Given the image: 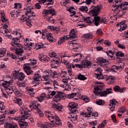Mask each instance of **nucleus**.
Instances as JSON below:
<instances>
[{
    "mask_svg": "<svg viewBox=\"0 0 128 128\" xmlns=\"http://www.w3.org/2000/svg\"><path fill=\"white\" fill-rule=\"evenodd\" d=\"M72 51L76 52V54H80V52H82V48L80 47H78V48H76L73 50Z\"/></svg>",
    "mask_w": 128,
    "mask_h": 128,
    "instance_id": "obj_61",
    "label": "nucleus"
},
{
    "mask_svg": "<svg viewBox=\"0 0 128 128\" xmlns=\"http://www.w3.org/2000/svg\"><path fill=\"white\" fill-rule=\"evenodd\" d=\"M112 88L106 89V90L102 92V86H97L94 88V94H99L100 96H106L110 94H112Z\"/></svg>",
    "mask_w": 128,
    "mask_h": 128,
    "instance_id": "obj_4",
    "label": "nucleus"
},
{
    "mask_svg": "<svg viewBox=\"0 0 128 128\" xmlns=\"http://www.w3.org/2000/svg\"><path fill=\"white\" fill-rule=\"evenodd\" d=\"M0 86H4L5 90H6L7 94H12L14 92L12 88L10 87L8 88V86H10V82L1 80H0Z\"/></svg>",
    "mask_w": 128,
    "mask_h": 128,
    "instance_id": "obj_7",
    "label": "nucleus"
},
{
    "mask_svg": "<svg viewBox=\"0 0 128 128\" xmlns=\"http://www.w3.org/2000/svg\"><path fill=\"white\" fill-rule=\"evenodd\" d=\"M32 10L28 9L26 10V12L25 13L26 16L24 17V15H22V16L20 18V22H24V20H32Z\"/></svg>",
    "mask_w": 128,
    "mask_h": 128,
    "instance_id": "obj_8",
    "label": "nucleus"
},
{
    "mask_svg": "<svg viewBox=\"0 0 128 128\" xmlns=\"http://www.w3.org/2000/svg\"><path fill=\"white\" fill-rule=\"evenodd\" d=\"M82 66L83 68H88L90 66V62L86 60H83L82 62Z\"/></svg>",
    "mask_w": 128,
    "mask_h": 128,
    "instance_id": "obj_30",
    "label": "nucleus"
},
{
    "mask_svg": "<svg viewBox=\"0 0 128 128\" xmlns=\"http://www.w3.org/2000/svg\"><path fill=\"white\" fill-rule=\"evenodd\" d=\"M68 106L69 110H70L71 112H78V110H76V106H78V104L74 102L70 103Z\"/></svg>",
    "mask_w": 128,
    "mask_h": 128,
    "instance_id": "obj_11",
    "label": "nucleus"
},
{
    "mask_svg": "<svg viewBox=\"0 0 128 128\" xmlns=\"http://www.w3.org/2000/svg\"><path fill=\"white\" fill-rule=\"evenodd\" d=\"M44 80H45L44 84H52V80L50 79V78L48 75H44L42 76Z\"/></svg>",
    "mask_w": 128,
    "mask_h": 128,
    "instance_id": "obj_17",
    "label": "nucleus"
},
{
    "mask_svg": "<svg viewBox=\"0 0 128 128\" xmlns=\"http://www.w3.org/2000/svg\"><path fill=\"white\" fill-rule=\"evenodd\" d=\"M60 57L54 58L52 60L51 64L52 68H58V66L60 64Z\"/></svg>",
    "mask_w": 128,
    "mask_h": 128,
    "instance_id": "obj_13",
    "label": "nucleus"
},
{
    "mask_svg": "<svg viewBox=\"0 0 128 128\" xmlns=\"http://www.w3.org/2000/svg\"><path fill=\"white\" fill-rule=\"evenodd\" d=\"M114 8H115V9H112V10H114V16H116L118 14V12H120V10H122V6H113Z\"/></svg>",
    "mask_w": 128,
    "mask_h": 128,
    "instance_id": "obj_25",
    "label": "nucleus"
},
{
    "mask_svg": "<svg viewBox=\"0 0 128 128\" xmlns=\"http://www.w3.org/2000/svg\"><path fill=\"white\" fill-rule=\"evenodd\" d=\"M116 78L114 76H109L106 78L107 84H112L113 82H114Z\"/></svg>",
    "mask_w": 128,
    "mask_h": 128,
    "instance_id": "obj_27",
    "label": "nucleus"
},
{
    "mask_svg": "<svg viewBox=\"0 0 128 128\" xmlns=\"http://www.w3.org/2000/svg\"><path fill=\"white\" fill-rule=\"evenodd\" d=\"M78 79L80 80H86V77L84 76V75L80 74L78 75Z\"/></svg>",
    "mask_w": 128,
    "mask_h": 128,
    "instance_id": "obj_52",
    "label": "nucleus"
},
{
    "mask_svg": "<svg viewBox=\"0 0 128 128\" xmlns=\"http://www.w3.org/2000/svg\"><path fill=\"white\" fill-rule=\"evenodd\" d=\"M116 58H122L124 56V54L122 53V52H118L116 53Z\"/></svg>",
    "mask_w": 128,
    "mask_h": 128,
    "instance_id": "obj_44",
    "label": "nucleus"
},
{
    "mask_svg": "<svg viewBox=\"0 0 128 128\" xmlns=\"http://www.w3.org/2000/svg\"><path fill=\"white\" fill-rule=\"evenodd\" d=\"M24 78H26V76L22 72H20L18 74V80H24Z\"/></svg>",
    "mask_w": 128,
    "mask_h": 128,
    "instance_id": "obj_35",
    "label": "nucleus"
},
{
    "mask_svg": "<svg viewBox=\"0 0 128 128\" xmlns=\"http://www.w3.org/2000/svg\"><path fill=\"white\" fill-rule=\"evenodd\" d=\"M94 16V22H94L95 26H98V24H100V17L98 16Z\"/></svg>",
    "mask_w": 128,
    "mask_h": 128,
    "instance_id": "obj_29",
    "label": "nucleus"
},
{
    "mask_svg": "<svg viewBox=\"0 0 128 128\" xmlns=\"http://www.w3.org/2000/svg\"><path fill=\"white\" fill-rule=\"evenodd\" d=\"M4 104V102H0V112H2L0 110H4L5 108V106Z\"/></svg>",
    "mask_w": 128,
    "mask_h": 128,
    "instance_id": "obj_58",
    "label": "nucleus"
},
{
    "mask_svg": "<svg viewBox=\"0 0 128 128\" xmlns=\"http://www.w3.org/2000/svg\"><path fill=\"white\" fill-rule=\"evenodd\" d=\"M94 74L96 76V78L98 80H104L102 76V70L100 68H98L95 71Z\"/></svg>",
    "mask_w": 128,
    "mask_h": 128,
    "instance_id": "obj_12",
    "label": "nucleus"
},
{
    "mask_svg": "<svg viewBox=\"0 0 128 128\" xmlns=\"http://www.w3.org/2000/svg\"><path fill=\"white\" fill-rule=\"evenodd\" d=\"M38 58L42 62H48L50 60V58L44 54H40L38 56Z\"/></svg>",
    "mask_w": 128,
    "mask_h": 128,
    "instance_id": "obj_19",
    "label": "nucleus"
},
{
    "mask_svg": "<svg viewBox=\"0 0 128 128\" xmlns=\"http://www.w3.org/2000/svg\"><path fill=\"white\" fill-rule=\"evenodd\" d=\"M68 74V72L66 71H62L60 73V76L61 78H66V76Z\"/></svg>",
    "mask_w": 128,
    "mask_h": 128,
    "instance_id": "obj_60",
    "label": "nucleus"
},
{
    "mask_svg": "<svg viewBox=\"0 0 128 128\" xmlns=\"http://www.w3.org/2000/svg\"><path fill=\"white\" fill-rule=\"evenodd\" d=\"M18 74L19 72L18 71L14 70V72H12V78L14 80L18 78Z\"/></svg>",
    "mask_w": 128,
    "mask_h": 128,
    "instance_id": "obj_33",
    "label": "nucleus"
},
{
    "mask_svg": "<svg viewBox=\"0 0 128 128\" xmlns=\"http://www.w3.org/2000/svg\"><path fill=\"white\" fill-rule=\"evenodd\" d=\"M44 74H45V76H48L49 78H52L50 76V74H52V70L44 71Z\"/></svg>",
    "mask_w": 128,
    "mask_h": 128,
    "instance_id": "obj_57",
    "label": "nucleus"
},
{
    "mask_svg": "<svg viewBox=\"0 0 128 128\" xmlns=\"http://www.w3.org/2000/svg\"><path fill=\"white\" fill-rule=\"evenodd\" d=\"M54 116H56L54 114H52L50 113V112H48L47 113H46V118H48L50 120V122H54Z\"/></svg>",
    "mask_w": 128,
    "mask_h": 128,
    "instance_id": "obj_22",
    "label": "nucleus"
},
{
    "mask_svg": "<svg viewBox=\"0 0 128 128\" xmlns=\"http://www.w3.org/2000/svg\"><path fill=\"white\" fill-rule=\"evenodd\" d=\"M106 124V120H104L100 124L99 126H98V128H103Z\"/></svg>",
    "mask_w": 128,
    "mask_h": 128,
    "instance_id": "obj_51",
    "label": "nucleus"
},
{
    "mask_svg": "<svg viewBox=\"0 0 128 128\" xmlns=\"http://www.w3.org/2000/svg\"><path fill=\"white\" fill-rule=\"evenodd\" d=\"M49 14H52V16H54L56 14V12L54 11V9L51 8L49 10Z\"/></svg>",
    "mask_w": 128,
    "mask_h": 128,
    "instance_id": "obj_63",
    "label": "nucleus"
},
{
    "mask_svg": "<svg viewBox=\"0 0 128 128\" xmlns=\"http://www.w3.org/2000/svg\"><path fill=\"white\" fill-rule=\"evenodd\" d=\"M46 38L47 40H49V42H56V39L54 38L52 35L50 33H48V34L46 36Z\"/></svg>",
    "mask_w": 128,
    "mask_h": 128,
    "instance_id": "obj_28",
    "label": "nucleus"
},
{
    "mask_svg": "<svg viewBox=\"0 0 128 128\" xmlns=\"http://www.w3.org/2000/svg\"><path fill=\"white\" fill-rule=\"evenodd\" d=\"M100 12V6H93L90 7L88 14L92 16H96L98 15Z\"/></svg>",
    "mask_w": 128,
    "mask_h": 128,
    "instance_id": "obj_6",
    "label": "nucleus"
},
{
    "mask_svg": "<svg viewBox=\"0 0 128 128\" xmlns=\"http://www.w3.org/2000/svg\"><path fill=\"white\" fill-rule=\"evenodd\" d=\"M82 20H84V22H87L88 24H92L94 20L90 17H84L82 16Z\"/></svg>",
    "mask_w": 128,
    "mask_h": 128,
    "instance_id": "obj_31",
    "label": "nucleus"
},
{
    "mask_svg": "<svg viewBox=\"0 0 128 128\" xmlns=\"http://www.w3.org/2000/svg\"><path fill=\"white\" fill-rule=\"evenodd\" d=\"M46 98V93H42L40 96L38 98V100L40 102H42Z\"/></svg>",
    "mask_w": 128,
    "mask_h": 128,
    "instance_id": "obj_43",
    "label": "nucleus"
},
{
    "mask_svg": "<svg viewBox=\"0 0 128 128\" xmlns=\"http://www.w3.org/2000/svg\"><path fill=\"white\" fill-rule=\"evenodd\" d=\"M74 94L75 96H78L79 98H80V90L78 88H74Z\"/></svg>",
    "mask_w": 128,
    "mask_h": 128,
    "instance_id": "obj_36",
    "label": "nucleus"
},
{
    "mask_svg": "<svg viewBox=\"0 0 128 128\" xmlns=\"http://www.w3.org/2000/svg\"><path fill=\"white\" fill-rule=\"evenodd\" d=\"M13 124H10V123H6L4 125L5 128H18V125L16 123H12Z\"/></svg>",
    "mask_w": 128,
    "mask_h": 128,
    "instance_id": "obj_26",
    "label": "nucleus"
},
{
    "mask_svg": "<svg viewBox=\"0 0 128 128\" xmlns=\"http://www.w3.org/2000/svg\"><path fill=\"white\" fill-rule=\"evenodd\" d=\"M54 120L55 122L54 121V124H62L60 120V118L58 116L55 115Z\"/></svg>",
    "mask_w": 128,
    "mask_h": 128,
    "instance_id": "obj_37",
    "label": "nucleus"
},
{
    "mask_svg": "<svg viewBox=\"0 0 128 128\" xmlns=\"http://www.w3.org/2000/svg\"><path fill=\"white\" fill-rule=\"evenodd\" d=\"M14 104H18L19 106L22 105V99H16V100H14Z\"/></svg>",
    "mask_w": 128,
    "mask_h": 128,
    "instance_id": "obj_48",
    "label": "nucleus"
},
{
    "mask_svg": "<svg viewBox=\"0 0 128 128\" xmlns=\"http://www.w3.org/2000/svg\"><path fill=\"white\" fill-rule=\"evenodd\" d=\"M40 72H37L34 76L33 83L36 84L38 86L40 84Z\"/></svg>",
    "mask_w": 128,
    "mask_h": 128,
    "instance_id": "obj_14",
    "label": "nucleus"
},
{
    "mask_svg": "<svg viewBox=\"0 0 128 128\" xmlns=\"http://www.w3.org/2000/svg\"><path fill=\"white\" fill-rule=\"evenodd\" d=\"M14 34H16L18 36L16 38H12V36H9L10 38H12V42H11L12 46L10 50L12 52H15L16 54L18 56H22V54L24 52V47L22 45L20 44V40H24V36H20V33L18 30L13 32Z\"/></svg>",
    "mask_w": 128,
    "mask_h": 128,
    "instance_id": "obj_1",
    "label": "nucleus"
},
{
    "mask_svg": "<svg viewBox=\"0 0 128 128\" xmlns=\"http://www.w3.org/2000/svg\"><path fill=\"white\" fill-rule=\"evenodd\" d=\"M118 66H112L111 68L109 69L108 70L110 72H116L117 70H118Z\"/></svg>",
    "mask_w": 128,
    "mask_h": 128,
    "instance_id": "obj_40",
    "label": "nucleus"
},
{
    "mask_svg": "<svg viewBox=\"0 0 128 128\" xmlns=\"http://www.w3.org/2000/svg\"><path fill=\"white\" fill-rule=\"evenodd\" d=\"M58 72L54 71L52 72V71L51 70V74L50 77L52 78H58Z\"/></svg>",
    "mask_w": 128,
    "mask_h": 128,
    "instance_id": "obj_41",
    "label": "nucleus"
},
{
    "mask_svg": "<svg viewBox=\"0 0 128 128\" xmlns=\"http://www.w3.org/2000/svg\"><path fill=\"white\" fill-rule=\"evenodd\" d=\"M66 36H68V40L70 38V40H74V38H76V32H74V29H72L68 35Z\"/></svg>",
    "mask_w": 128,
    "mask_h": 128,
    "instance_id": "obj_20",
    "label": "nucleus"
},
{
    "mask_svg": "<svg viewBox=\"0 0 128 128\" xmlns=\"http://www.w3.org/2000/svg\"><path fill=\"white\" fill-rule=\"evenodd\" d=\"M97 62H98L99 66H104V68H106L110 64V61L108 60L100 57L97 58Z\"/></svg>",
    "mask_w": 128,
    "mask_h": 128,
    "instance_id": "obj_9",
    "label": "nucleus"
},
{
    "mask_svg": "<svg viewBox=\"0 0 128 128\" xmlns=\"http://www.w3.org/2000/svg\"><path fill=\"white\" fill-rule=\"evenodd\" d=\"M96 104L98 106H104V100H99L96 101Z\"/></svg>",
    "mask_w": 128,
    "mask_h": 128,
    "instance_id": "obj_50",
    "label": "nucleus"
},
{
    "mask_svg": "<svg viewBox=\"0 0 128 128\" xmlns=\"http://www.w3.org/2000/svg\"><path fill=\"white\" fill-rule=\"evenodd\" d=\"M10 14L12 18H16V16L18 18V16H20V14H18V13L16 12V10L12 11Z\"/></svg>",
    "mask_w": 128,
    "mask_h": 128,
    "instance_id": "obj_47",
    "label": "nucleus"
},
{
    "mask_svg": "<svg viewBox=\"0 0 128 128\" xmlns=\"http://www.w3.org/2000/svg\"><path fill=\"white\" fill-rule=\"evenodd\" d=\"M68 46L70 50H75L76 48H80V46L78 44L74 43L72 42H70L68 44Z\"/></svg>",
    "mask_w": 128,
    "mask_h": 128,
    "instance_id": "obj_23",
    "label": "nucleus"
},
{
    "mask_svg": "<svg viewBox=\"0 0 128 128\" xmlns=\"http://www.w3.org/2000/svg\"><path fill=\"white\" fill-rule=\"evenodd\" d=\"M113 90L114 92H124L125 90L126 89L124 88H121L120 87L118 86H116L113 88Z\"/></svg>",
    "mask_w": 128,
    "mask_h": 128,
    "instance_id": "obj_24",
    "label": "nucleus"
},
{
    "mask_svg": "<svg viewBox=\"0 0 128 128\" xmlns=\"http://www.w3.org/2000/svg\"><path fill=\"white\" fill-rule=\"evenodd\" d=\"M122 0H115L113 3V6H122Z\"/></svg>",
    "mask_w": 128,
    "mask_h": 128,
    "instance_id": "obj_42",
    "label": "nucleus"
},
{
    "mask_svg": "<svg viewBox=\"0 0 128 128\" xmlns=\"http://www.w3.org/2000/svg\"><path fill=\"white\" fill-rule=\"evenodd\" d=\"M36 50H40V48H44L46 46L42 42H39L37 44L36 46Z\"/></svg>",
    "mask_w": 128,
    "mask_h": 128,
    "instance_id": "obj_39",
    "label": "nucleus"
},
{
    "mask_svg": "<svg viewBox=\"0 0 128 128\" xmlns=\"http://www.w3.org/2000/svg\"><path fill=\"white\" fill-rule=\"evenodd\" d=\"M68 80H70V77L68 76H66V78H63L62 80V82H64L65 84H68Z\"/></svg>",
    "mask_w": 128,
    "mask_h": 128,
    "instance_id": "obj_56",
    "label": "nucleus"
},
{
    "mask_svg": "<svg viewBox=\"0 0 128 128\" xmlns=\"http://www.w3.org/2000/svg\"><path fill=\"white\" fill-rule=\"evenodd\" d=\"M66 40H68V36H64L62 37H61L60 40L58 41V46H60V44H62V42H64Z\"/></svg>",
    "mask_w": 128,
    "mask_h": 128,
    "instance_id": "obj_32",
    "label": "nucleus"
},
{
    "mask_svg": "<svg viewBox=\"0 0 128 128\" xmlns=\"http://www.w3.org/2000/svg\"><path fill=\"white\" fill-rule=\"evenodd\" d=\"M30 66H32L33 68H36V60L34 59H30L28 60V63L24 65V70L25 72L27 74L28 76L34 73V72L30 70Z\"/></svg>",
    "mask_w": 128,
    "mask_h": 128,
    "instance_id": "obj_3",
    "label": "nucleus"
},
{
    "mask_svg": "<svg viewBox=\"0 0 128 128\" xmlns=\"http://www.w3.org/2000/svg\"><path fill=\"white\" fill-rule=\"evenodd\" d=\"M79 10L80 12H88V8L86 6H82L79 8Z\"/></svg>",
    "mask_w": 128,
    "mask_h": 128,
    "instance_id": "obj_49",
    "label": "nucleus"
},
{
    "mask_svg": "<svg viewBox=\"0 0 128 128\" xmlns=\"http://www.w3.org/2000/svg\"><path fill=\"white\" fill-rule=\"evenodd\" d=\"M93 36L92 34H85L83 35L82 38L84 42H90V40L92 38Z\"/></svg>",
    "mask_w": 128,
    "mask_h": 128,
    "instance_id": "obj_15",
    "label": "nucleus"
},
{
    "mask_svg": "<svg viewBox=\"0 0 128 128\" xmlns=\"http://www.w3.org/2000/svg\"><path fill=\"white\" fill-rule=\"evenodd\" d=\"M106 54L108 56H110V58H114V52L112 50H109L106 52Z\"/></svg>",
    "mask_w": 128,
    "mask_h": 128,
    "instance_id": "obj_55",
    "label": "nucleus"
},
{
    "mask_svg": "<svg viewBox=\"0 0 128 128\" xmlns=\"http://www.w3.org/2000/svg\"><path fill=\"white\" fill-rule=\"evenodd\" d=\"M48 34V30H42V38H46V36Z\"/></svg>",
    "mask_w": 128,
    "mask_h": 128,
    "instance_id": "obj_59",
    "label": "nucleus"
},
{
    "mask_svg": "<svg viewBox=\"0 0 128 128\" xmlns=\"http://www.w3.org/2000/svg\"><path fill=\"white\" fill-rule=\"evenodd\" d=\"M60 62H63L65 66H66L68 76H72V66L70 65V63L68 62V57L67 56H63L62 57H61Z\"/></svg>",
    "mask_w": 128,
    "mask_h": 128,
    "instance_id": "obj_5",
    "label": "nucleus"
},
{
    "mask_svg": "<svg viewBox=\"0 0 128 128\" xmlns=\"http://www.w3.org/2000/svg\"><path fill=\"white\" fill-rule=\"evenodd\" d=\"M110 106H116V105L118 103V101L116 100L113 99L110 102Z\"/></svg>",
    "mask_w": 128,
    "mask_h": 128,
    "instance_id": "obj_45",
    "label": "nucleus"
},
{
    "mask_svg": "<svg viewBox=\"0 0 128 128\" xmlns=\"http://www.w3.org/2000/svg\"><path fill=\"white\" fill-rule=\"evenodd\" d=\"M34 110H36V112H38V114H39V116L40 118H43L44 117V113L40 108H38V107L36 106V105L34 104V103H33L32 104V106H31Z\"/></svg>",
    "mask_w": 128,
    "mask_h": 128,
    "instance_id": "obj_18",
    "label": "nucleus"
},
{
    "mask_svg": "<svg viewBox=\"0 0 128 128\" xmlns=\"http://www.w3.org/2000/svg\"><path fill=\"white\" fill-rule=\"evenodd\" d=\"M20 112L22 116L20 117H15L14 120L18 122L20 124V122L24 121V120H26L28 116H30V110H28V108L24 106L22 107L20 110Z\"/></svg>",
    "mask_w": 128,
    "mask_h": 128,
    "instance_id": "obj_2",
    "label": "nucleus"
},
{
    "mask_svg": "<svg viewBox=\"0 0 128 128\" xmlns=\"http://www.w3.org/2000/svg\"><path fill=\"white\" fill-rule=\"evenodd\" d=\"M74 10V8L72 6H70L68 9V12H71L70 14L71 16H74V15L76 14V11Z\"/></svg>",
    "mask_w": 128,
    "mask_h": 128,
    "instance_id": "obj_34",
    "label": "nucleus"
},
{
    "mask_svg": "<svg viewBox=\"0 0 128 128\" xmlns=\"http://www.w3.org/2000/svg\"><path fill=\"white\" fill-rule=\"evenodd\" d=\"M24 122V121L19 122V126L20 128H27L28 123Z\"/></svg>",
    "mask_w": 128,
    "mask_h": 128,
    "instance_id": "obj_38",
    "label": "nucleus"
},
{
    "mask_svg": "<svg viewBox=\"0 0 128 128\" xmlns=\"http://www.w3.org/2000/svg\"><path fill=\"white\" fill-rule=\"evenodd\" d=\"M119 70H122L124 66V62H118V66Z\"/></svg>",
    "mask_w": 128,
    "mask_h": 128,
    "instance_id": "obj_46",
    "label": "nucleus"
},
{
    "mask_svg": "<svg viewBox=\"0 0 128 128\" xmlns=\"http://www.w3.org/2000/svg\"><path fill=\"white\" fill-rule=\"evenodd\" d=\"M127 28L126 25H122V26H120V28L118 30L119 32H122V30H126V28Z\"/></svg>",
    "mask_w": 128,
    "mask_h": 128,
    "instance_id": "obj_62",
    "label": "nucleus"
},
{
    "mask_svg": "<svg viewBox=\"0 0 128 128\" xmlns=\"http://www.w3.org/2000/svg\"><path fill=\"white\" fill-rule=\"evenodd\" d=\"M82 54L81 53H75L72 56V58H74L73 62H78L80 61V58H82Z\"/></svg>",
    "mask_w": 128,
    "mask_h": 128,
    "instance_id": "obj_16",
    "label": "nucleus"
},
{
    "mask_svg": "<svg viewBox=\"0 0 128 128\" xmlns=\"http://www.w3.org/2000/svg\"><path fill=\"white\" fill-rule=\"evenodd\" d=\"M36 126H39L41 128H48V124H42L40 123H38Z\"/></svg>",
    "mask_w": 128,
    "mask_h": 128,
    "instance_id": "obj_53",
    "label": "nucleus"
},
{
    "mask_svg": "<svg viewBox=\"0 0 128 128\" xmlns=\"http://www.w3.org/2000/svg\"><path fill=\"white\" fill-rule=\"evenodd\" d=\"M64 96H66V94L64 92H57V94L54 98V100L55 102H58L60 100H64Z\"/></svg>",
    "mask_w": 128,
    "mask_h": 128,
    "instance_id": "obj_10",
    "label": "nucleus"
},
{
    "mask_svg": "<svg viewBox=\"0 0 128 128\" xmlns=\"http://www.w3.org/2000/svg\"><path fill=\"white\" fill-rule=\"evenodd\" d=\"M49 56L50 58H58V57L56 56V54L54 52H52V53H50L49 54Z\"/></svg>",
    "mask_w": 128,
    "mask_h": 128,
    "instance_id": "obj_64",
    "label": "nucleus"
},
{
    "mask_svg": "<svg viewBox=\"0 0 128 128\" xmlns=\"http://www.w3.org/2000/svg\"><path fill=\"white\" fill-rule=\"evenodd\" d=\"M0 32L5 34L6 36H10V32L8 31V30L6 29L4 27L0 28Z\"/></svg>",
    "mask_w": 128,
    "mask_h": 128,
    "instance_id": "obj_21",
    "label": "nucleus"
},
{
    "mask_svg": "<svg viewBox=\"0 0 128 128\" xmlns=\"http://www.w3.org/2000/svg\"><path fill=\"white\" fill-rule=\"evenodd\" d=\"M7 56H10V58H13V60H14V58H16V55H14V54L10 52H8Z\"/></svg>",
    "mask_w": 128,
    "mask_h": 128,
    "instance_id": "obj_54",
    "label": "nucleus"
}]
</instances>
